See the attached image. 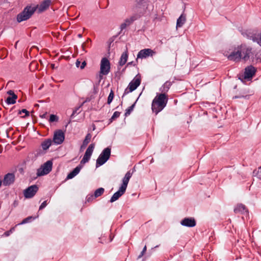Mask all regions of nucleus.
Masks as SVG:
<instances>
[{"label": "nucleus", "mask_w": 261, "mask_h": 261, "mask_svg": "<svg viewBox=\"0 0 261 261\" xmlns=\"http://www.w3.org/2000/svg\"><path fill=\"white\" fill-rule=\"evenodd\" d=\"M51 4L50 0H44L39 5L34 4L28 5L24 7L23 10L17 14V21L20 22L29 19L38 9V12L41 13L46 10Z\"/></svg>", "instance_id": "nucleus-1"}, {"label": "nucleus", "mask_w": 261, "mask_h": 261, "mask_svg": "<svg viewBox=\"0 0 261 261\" xmlns=\"http://www.w3.org/2000/svg\"><path fill=\"white\" fill-rule=\"evenodd\" d=\"M168 100V95L164 93H158L153 99L151 109L155 115L163 110L166 107Z\"/></svg>", "instance_id": "nucleus-2"}, {"label": "nucleus", "mask_w": 261, "mask_h": 261, "mask_svg": "<svg viewBox=\"0 0 261 261\" xmlns=\"http://www.w3.org/2000/svg\"><path fill=\"white\" fill-rule=\"evenodd\" d=\"M141 76L140 73L136 75L134 79L129 83L127 87L125 89L122 98L124 95L135 90L141 84Z\"/></svg>", "instance_id": "nucleus-3"}, {"label": "nucleus", "mask_w": 261, "mask_h": 261, "mask_svg": "<svg viewBox=\"0 0 261 261\" xmlns=\"http://www.w3.org/2000/svg\"><path fill=\"white\" fill-rule=\"evenodd\" d=\"M53 163L51 160H48L37 170L36 174L38 177L48 174L52 170Z\"/></svg>", "instance_id": "nucleus-4"}, {"label": "nucleus", "mask_w": 261, "mask_h": 261, "mask_svg": "<svg viewBox=\"0 0 261 261\" xmlns=\"http://www.w3.org/2000/svg\"><path fill=\"white\" fill-rule=\"evenodd\" d=\"M111 148L109 147L105 148L102 150L96 160V168L103 165L109 159L111 155Z\"/></svg>", "instance_id": "nucleus-5"}, {"label": "nucleus", "mask_w": 261, "mask_h": 261, "mask_svg": "<svg viewBox=\"0 0 261 261\" xmlns=\"http://www.w3.org/2000/svg\"><path fill=\"white\" fill-rule=\"evenodd\" d=\"M238 48L241 50V54L242 55V60L244 61H247L249 60L251 56L253 55L252 53V48L248 46L246 44H241L238 46Z\"/></svg>", "instance_id": "nucleus-6"}, {"label": "nucleus", "mask_w": 261, "mask_h": 261, "mask_svg": "<svg viewBox=\"0 0 261 261\" xmlns=\"http://www.w3.org/2000/svg\"><path fill=\"white\" fill-rule=\"evenodd\" d=\"M111 64L106 58H103L101 60L100 71L102 74L107 75L110 71Z\"/></svg>", "instance_id": "nucleus-7"}, {"label": "nucleus", "mask_w": 261, "mask_h": 261, "mask_svg": "<svg viewBox=\"0 0 261 261\" xmlns=\"http://www.w3.org/2000/svg\"><path fill=\"white\" fill-rule=\"evenodd\" d=\"M38 190V187L37 185H32L24 190V196L25 198H31L35 196Z\"/></svg>", "instance_id": "nucleus-8"}, {"label": "nucleus", "mask_w": 261, "mask_h": 261, "mask_svg": "<svg viewBox=\"0 0 261 261\" xmlns=\"http://www.w3.org/2000/svg\"><path fill=\"white\" fill-rule=\"evenodd\" d=\"M241 50L239 48H235L227 56L229 61L239 62L242 59Z\"/></svg>", "instance_id": "nucleus-9"}, {"label": "nucleus", "mask_w": 261, "mask_h": 261, "mask_svg": "<svg viewBox=\"0 0 261 261\" xmlns=\"http://www.w3.org/2000/svg\"><path fill=\"white\" fill-rule=\"evenodd\" d=\"M95 147L94 143L91 144L87 148L85 153L81 161V164H85L87 163L90 159L91 156L92 154L93 151Z\"/></svg>", "instance_id": "nucleus-10"}, {"label": "nucleus", "mask_w": 261, "mask_h": 261, "mask_svg": "<svg viewBox=\"0 0 261 261\" xmlns=\"http://www.w3.org/2000/svg\"><path fill=\"white\" fill-rule=\"evenodd\" d=\"M15 180V176L13 173H8L4 176L2 184L4 186H9L14 184Z\"/></svg>", "instance_id": "nucleus-11"}, {"label": "nucleus", "mask_w": 261, "mask_h": 261, "mask_svg": "<svg viewBox=\"0 0 261 261\" xmlns=\"http://www.w3.org/2000/svg\"><path fill=\"white\" fill-rule=\"evenodd\" d=\"M256 71V68L252 65H250L245 68L244 79L249 80L252 79Z\"/></svg>", "instance_id": "nucleus-12"}, {"label": "nucleus", "mask_w": 261, "mask_h": 261, "mask_svg": "<svg viewBox=\"0 0 261 261\" xmlns=\"http://www.w3.org/2000/svg\"><path fill=\"white\" fill-rule=\"evenodd\" d=\"M153 54H154V52L150 48H145L142 49L140 51H139L137 55V58L136 60V62L138 63V59L139 58H146L149 57V56H152Z\"/></svg>", "instance_id": "nucleus-13"}, {"label": "nucleus", "mask_w": 261, "mask_h": 261, "mask_svg": "<svg viewBox=\"0 0 261 261\" xmlns=\"http://www.w3.org/2000/svg\"><path fill=\"white\" fill-rule=\"evenodd\" d=\"M65 136L64 132H55L53 142L56 144H61L64 140Z\"/></svg>", "instance_id": "nucleus-14"}, {"label": "nucleus", "mask_w": 261, "mask_h": 261, "mask_svg": "<svg viewBox=\"0 0 261 261\" xmlns=\"http://www.w3.org/2000/svg\"><path fill=\"white\" fill-rule=\"evenodd\" d=\"M180 224L184 226L193 227L196 226V222L194 218H185L181 221Z\"/></svg>", "instance_id": "nucleus-15"}, {"label": "nucleus", "mask_w": 261, "mask_h": 261, "mask_svg": "<svg viewBox=\"0 0 261 261\" xmlns=\"http://www.w3.org/2000/svg\"><path fill=\"white\" fill-rule=\"evenodd\" d=\"M135 170V168L133 169V170L132 172L130 171V170L127 171L126 173L125 174L124 177L122 179V184L121 186H120V188H122L124 190L126 191L128 183L129 182V180L130 178H131L133 173L134 171Z\"/></svg>", "instance_id": "nucleus-16"}, {"label": "nucleus", "mask_w": 261, "mask_h": 261, "mask_svg": "<svg viewBox=\"0 0 261 261\" xmlns=\"http://www.w3.org/2000/svg\"><path fill=\"white\" fill-rule=\"evenodd\" d=\"M135 7L136 9H144L146 11L149 5V0H135Z\"/></svg>", "instance_id": "nucleus-17"}, {"label": "nucleus", "mask_w": 261, "mask_h": 261, "mask_svg": "<svg viewBox=\"0 0 261 261\" xmlns=\"http://www.w3.org/2000/svg\"><path fill=\"white\" fill-rule=\"evenodd\" d=\"M242 35L247 37L248 39H251L253 42H255L257 40V37L256 33H254V31H251L249 30H246L245 32L242 33Z\"/></svg>", "instance_id": "nucleus-18"}, {"label": "nucleus", "mask_w": 261, "mask_h": 261, "mask_svg": "<svg viewBox=\"0 0 261 261\" xmlns=\"http://www.w3.org/2000/svg\"><path fill=\"white\" fill-rule=\"evenodd\" d=\"M125 192V190L121 188H119L118 191L115 192L111 197L110 202L112 203L118 200Z\"/></svg>", "instance_id": "nucleus-19"}, {"label": "nucleus", "mask_w": 261, "mask_h": 261, "mask_svg": "<svg viewBox=\"0 0 261 261\" xmlns=\"http://www.w3.org/2000/svg\"><path fill=\"white\" fill-rule=\"evenodd\" d=\"M234 212L236 214H244L245 213H248V211L245 205L239 204L234 207Z\"/></svg>", "instance_id": "nucleus-20"}, {"label": "nucleus", "mask_w": 261, "mask_h": 261, "mask_svg": "<svg viewBox=\"0 0 261 261\" xmlns=\"http://www.w3.org/2000/svg\"><path fill=\"white\" fill-rule=\"evenodd\" d=\"M82 169V166L79 165L76 167L71 172H70L67 176L66 179H72L79 174Z\"/></svg>", "instance_id": "nucleus-21"}, {"label": "nucleus", "mask_w": 261, "mask_h": 261, "mask_svg": "<svg viewBox=\"0 0 261 261\" xmlns=\"http://www.w3.org/2000/svg\"><path fill=\"white\" fill-rule=\"evenodd\" d=\"M128 59V51L127 49L123 52L120 57V60L119 61V65L120 66L124 65L127 62Z\"/></svg>", "instance_id": "nucleus-22"}, {"label": "nucleus", "mask_w": 261, "mask_h": 261, "mask_svg": "<svg viewBox=\"0 0 261 261\" xmlns=\"http://www.w3.org/2000/svg\"><path fill=\"white\" fill-rule=\"evenodd\" d=\"M172 85V82L170 81L166 82L160 89V91H161V93L167 94Z\"/></svg>", "instance_id": "nucleus-23"}, {"label": "nucleus", "mask_w": 261, "mask_h": 261, "mask_svg": "<svg viewBox=\"0 0 261 261\" xmlns=\"http://www.w3.org/2000/svg\"><path fill=\"white\" fill-rule=\"evenodd\" d=\"M145 13L146 11L144 9L143 10H140V11H138L137 13L134 14L130 17L131 21L134 22L135 20L139 19L142 16H143Z\"/></svg>", "instance_id": "nucleus-24"}, {"label": "nucleus", "mask_w": 261, "mask_h": 261, "mask_svg": "<svg viewBox=\"0 0 261 261\" xmlns=\"http://www.w3.org/2000/svg\"><path fill=\"white\" fill-rule=\"evenodd\" d=\"M51 145V140L50 139H48L45 140L43 142H42L41 144V146L42 147V149L44 151L46 152V150L49 148V147Z\"/></svg>", "instance_id": "nucleus-25"}, {"label": "nucleus", "mask_w": 261, "mask_h": 261, "mask_svg": "<svg viewBox=\"0 0 261 261\" xmlns=\"http://www.w3.org/2000/svg\"><path fill=\"white\" fill-rule=\"evenodd\" d=\"M186 20V15L181 14L177 20L176 28H180L185 23Z\"/></svg>", "instance_id": "nucleus-26"}, {"label": "nucleus", "mask_w": 261, "mask_h": 261, "mask_svg": "<svg viewBox=\"0 0 261 261\" xmlns=\"http://www.w3.org/2000/svg\"><path fill=\"white\" fill-rule=\"evenodd\" d=\"M17 99V97L15 96H13V97L8 96L6 100V102L8 105H13L16 103Z\"/></svg>", "instance_id": "nucleus-27"}, {"label": "nucleus", "mask_w": 261, "mask_h": 261, "mask_svg": "<svg viewBox=\"0 0 261 261\" xmlns=\"http://www.w3.org/2000/svg\"><path fill=\"white\" fill-rule=\"evenodd\" d=\"M105 192V189L103 188H99L96 189L94 193L95 198H97L102 195Z\"/></svg>", "instance_id": "nucleus-28"}, {"label": "nucleus", "mask_w": 261, "mask_h": 261, "mask_svg": "<svg viewBox=\"0 0 261 261\" xmlns=\"http://www.w3.org/2000/svg\"><path fill=\"white\" fill-rule=\"evenodd\" d=\"M81 61L79 60V59H77L75 62L76 66L79 68L80 67L81 69H83L85 68L87 65V62L86 61H84L82 63V65H80Z\"/></svg>", "instance_id": "nucleus-29"}, {"label": "nucleus", "mask_w": 261, "mask_h": 261, "mask_svg": "<svg viewBox=\"0 0 261 261\" xmlns=\"http://www.w3.org/2000/svg\"><path fill=\"white\" fill-rule=\"evenodd\" d=\"M59 120V117L55 114H50L49 116V118L48 119L50 123H52L54 122H57Z\"/></svg>", "instance_id": "nucleus-30"}, {"label": "nucleus", "mask_w": 261, "mask_h": 261, "mask_svg": "<svg viewBox=\"0 0 261 261\" xmlns=\"http://www.w3.org/2000/svg\"><path fill=\"white\" fill-rule=\"evenodd\" d=\"M136 102H135L131 106L129 107L126 110L125 113L124 114V116L125 117L128 116L133 111L135 106Z\"/></svg>", "instance_id": "nucleus-31"}, {"label": "nucleus", "mask_w": 261, "mask_h": 261, "mask_svg": "<svg viewBox=\"0 0 261 261\" xmlns=\"http://www.w3.org/2000/svg\"><path fill=\"white\" fill-rule=\"evenodd\" d=\"M70 123H71V121L70 120H68V119H67L66 120H65L64 121V126H65V128H63V129H56L55 130H58V131H59V130H66L67 129H69V125L70 124Z\"/></svg>", "instance_id": "nucleus-32"}, {"label": "nucleus", "mask_w": 261, "mask_h": 261, "mask_svg": "<svg viewBox=\"0 0 261 261\" xmlns=\"http://www.w3.org/2000/svg\"><path fill=\"white\" fill-rule=\"evenodd\" d=\"M35 156L36 158L44 154L46 152L41 148H38L35 150Z\"/></svg>", "instance_id": "nucleus-33"}, {"label": "nucleus", "mask_w": 261, "mask_h": 261, "mask_svg": "<svg viewBox=\"0 0 261 261\" xmlns=\"http://www.w3.org/2000/svg\"><path fill=\"white\" fill-rule=\"evenodd\" d=\"M114 97V92L113 90H111L110 92V94L108 96V97L107 103L108 105H110V103L113 101Z\"/></svg>", "instance_id": "nucleus-34"}, {"label": "nucleus", "mask_w": 261, "mask_h": 261, "mask_svg": "<svg viewBox=\"0 0 261 261\" xmlns=\"http://www.w3.org/2000/svg\"><path fill=\"white\" fill-rule=\"evenodd\" d=\"M91 137L92 135H91V134H87L85 137V139L83 141V143L87 145L90 143L91 139Z\"/></svg>", "instance_id": "nucleus-35"}, {"label": "nucleus", "mask_w": 261, "mask_h": 261, "mask_svg": "<svg viewBox=\"0 0 261 261\" xmlns=\"http://www.w3.org/2000/svg\"><path fill=\"white\" fill-rule=\"evenodd\" d=\"M22 113H24L25 115L21 116L22 118H26L30 115V112L25 109H22L21 110H19L18 114L21 115Z\"/></svg>", "instance_id": "nucleus-36"}, {"label": "nucleus", "mask_w": 261, "mask_h": 261, "mask_svg": "<svg viewBox=\"0 0 261 261\" xmlns=\"http://www.w3.org/2000/svg\"><path fill=\"white\" fill-rule=\"evenodd\" d=\"M34 219H35V218L33 217L32 216L28 217L27 218L24 219L22 221V222L20 223H19V224H24L29 223V222H31L32 220H34Z\"/></svg>", "instance_id": "nucleus-37"}, {"label": "nucleus", "mask_w": 261, "mask_h": 261, "mask_svg": "<svg viewBox=\"0 0 261 261\" xmlns=\"http://www.w3.org/2000/svg\"><path fill=\"white\" fill-rule=\"evenodd\" d=\"M261 169V166L258 168V170H254L253 172V174L254 176H257L258 178H259L260 180H261V171H259V170Z\"/></svg>", "instance_id": "nucleus-38"}, {"label": "nucleus", "mask_w": 261, "mask_h": 261, "mask_svg": "<svg viewBox=\"0 0 261 261\" xmlns=\"http://www.w3.org/2000/svg\"><path fill=\"white\" fill-rule=\"evenodd\" d=\"M250 95L246 94L245 95H236L233 97V99H236V98H244L246 99H248L249 98Z\"/></svg>", "instance_id": "nucleus-39"}, {"label": "nucleus", "mask_w": 261, "mask_h": 261, "mask_svg": "<svg viewBox=\"0 0 261 261\" xmlns=\"http://www.w3.org/2000/svg\"><path fill=\"white\" fill-rule=\"evenodd\" d=\"M120 112L116 111L114 113L113 116H112L111 118L110 119L111 121H112V120H115L116 118H118L120 116Z\"/></svg>", "instance_id": "nucleus-40"}, {"label": "nucleus", "mask_w": 261, "mask_h": 261, "mask_svg": "<svg viewBox=\"0 0 261 261\" xmlns=\"http://www.w3.org/2000/svg\"><path fill=\"white\" fill-rule=\"evenodd\" d=\"M95 198L94 195H88L86 197V202H90L93 200V199Z\"/></svg>", "instance_id": "nucleus-41"}, {"label": "nucleus", "mask_w": 261, "mask_h": 261, "mask_svg": "<svg viewBox=\"0 0 261 261\" xmlns=\"http://www.w3.org/2000/svg\"><path fill=\"white\" fill-rule=\"evenodd\" d=\"M146 249H147L146 246L145 245V246L144 247L142 251L140 253V255L138 256V258H141V257H142L143 256V255L144 254V253L146 251Z\"/></svg>", "instance_id": "nucleus-42"}, {"label": "nucleus", "mask_w": 261, "mask_h": 261, "mask_svg": "<svg viewBox=\"0 0 261 261\" xmlns=\"http://www.w3.org/2000/svg\"><path fill=\"white\" fill-rule=\"evenodd\" d=\"M47 204V203L46 200L43 201L39 206V210H41L43 209L44 207H46Z\"/></svg>", "instance_id": "nucleus-43"}, {"label": "nucleus", "mask_w": 261, "mask_h": 261, "mask_svg": "<svg viewBox=\"0 0 261 261\" xmlns=\"http://www.w3.org/2000/svg\"><path fill=\"white\" fill-rule=\"evenodd\" d=\"M7 94L10 96L11 97H13V96H15L16 97H17V95L14 93V92L13 90H10L7 92Z\"/></svg>", "instance_id": "nucleus-44"}, {"label": "nucleus", "mask_w": 261, "mask_h": 261, "mask_svg": "<svg viewBox=\"0 0 261 261\" xmlns=\"http://www.w3.org/2000/svg\"><path fill=\"white\" fill-rule=\"evenodd\" d=\"M14 228H12L10 230H8V231H6V232H5L4 233V235L6 237H8L9 236L13 231V230H14Z\"/></svg>", "instance_id": "nucleus-45"}, {"label": "nucleus", "mask_w": 261, "mask_h": 261, "mask_svg": "<svg viewBox=\"0 0 261 261\" xmlns=\"http://www.w3.org/2000/svg\"><path fill=\"white\" fill-rule=\"evenodd\" d=\"M95 96L93 95H91L90 97H88L86 98L85 102H90L92 99H94Z\"/></svg>", "instance_id": "nucleus-46"}, {"label": "nucleus", "mask_w": 261, "mask_h": 261, "mask_svg": "<svg viewBox=\"0 0 261 261\" xmlns=\"http://www.w3.org/2000/svg\"><path fill=\"white\" fill-rule=\"evenodd\" d=\"M103 75V74H101L100 71L99 72V74L97 75V76H96L97 78H98V79H99L97 85H99V84L101 80L102 79Z\"/></svg>", "instance_id": "nucleus-47"}, {"label": "nucleus", "mask_w": 261, "mask_h": 261, "mask_svg": "<svg viewBox=\"0 0 261 261\" xmlns=\"http://www.w3.org/2000/svg\"><path fill=\"white\" fill-rule=\"evenodd\" d=\"M98 87L96 86L95 85H94L93 91V95L94 96V95L98 93Z\"/></svg>", "instance_id": "nucleus-48"}, {"label": "nucleus", "mask_w": 261, "mask_h": 261, "mask_svg": "<svg viewBox=\"0 0 261 261\" xmlns=\"http://www.w3.org/2000/svg\"><path fill=\"white\" fill-rule=\"evenodd\" d=\"M124 22L125 23H126L127 25L128 26L130 24H132L133 22L131 21V19L130 18H126L125 21H124Z\"/></svg>", "instance_id": "nucleus-49"}, {"label": "nucleus", "mask_w": 261, "mask_h": 261, "mask_svg": "<svg viewBox=\"0 0 261 261\" xmlns=\"http://www.w3.org/2000/svg\"><path fill=\"white\" fill-rule=\"evenodd\" d=\"M128 26L126 24V23H125L124 22L123 23H122L121 25H120V28L121 29V30L125 29L126 28V27Z\"/></svg>", "instance_id": "nucleus-50"}, {"label": "nucleus", "mask_w": 261, "mask_h": 261, "mask_svg": "<svg viewBox=\"0 0 261 261\" xmlns=\"http://www.w3.org/2000/svg\"><path fill=\"white\" fill-rule=\"evenodd\" d=\"M137 62L136 63H134V61H132V62H128L127 64H126V66H129L130 65H133L134 66H136V64H137Z\"/></svg>", "instance_id": "nucleus-51"}, {"label": "nucleus", "mask_w": 261, "mask_h": 261, "mask_svg": "<svg viewBox=\"0 0 261 261\" xmlns=\"http://www.w3.org/2000/svg\"><path fill=\"white\" fill-rule=\"evenodd\" d=\"M87 146V145H86L84 143H82V144L81 145V146L80 147V150L82 151L83 149H84Z\"/></svg>", "instance_id": "nucleus-52"}, {"label": "nucleus", "mask_w": 261, "mask_h": 261, "mask_svg": "<svg viewBox=\"0 0 261 261\" xmlns=\"http://www.w3.org/2000/svg\"><path fill=\"white\" fill-rule=\"evenodd\" d=\"M18 171L21 174H23L24 172L23 169L22 168H19Z\"/></svg>", "instance_id": "nucleus-53"}, {"label": "nucleus", "mask_w": 261, "mask_h": 261, "mask_svg": "<svg viewBox=\"0 0 261 261\" xmlns=\"http://www.w3.org/2000/svg\"><path fill=\"white\" fill-rule=\"evenodd\" d=\"M51 67L52 69H55V68H57V67L55 66V64H51Z\"/></svg>", "instance_id": "nucleus-54"}, {"label": "nucleus", "mask_w": 261, "mask_h": 261, "mask_svg": "<svg viewBox=\"0 0 261 261\" xmlns=\"http://www.w3.org/2000/svg\"><path fill=\"white\" fill-rule=\"evenodd\" d=\"M92 130H94L96 129L95 125L94 124H92Z\"/></svg>", "instance_id": "nucleus-55"}, {"label": "nucleus", "mask_w": 261, "mask_h": 261, "mask_svg": "<svg viewBox=\"0 0 261 261\" xmlns=\"http://www.w3.org/2000/svg\"><path fill=\"white\" fill-rule=\"evenodd\" d=\"M85 43H83L82 44V48L83 50H85Z\"/></svg>", "instance_id": "nucleus-56"}, {"label": "nucleus", "mask_w": 261, "mask_h": 261, "mask_svg": "<svg viewBox=\"0 0 261 261\" xmlns=\"http://www.w3.org/2000/svg\"><path fill=\"white\" fill-rule=\"evenodd\" d=\"M77 36L79 38H81V37H82V34H79L77 35Z\"/></svg>", "instance_id": "nucleus-57"}, {"label": "nucleus", "mask_w": 261, "mask_h": 261, "mask_svg": "<svg viewBox=\"0 0 261 261\" xmlns=\"http://www.w3.org/2000/svg\"><path fill=\"white\" fill-rule=\"evenodd\" d=\"M15 106H13V107L11 108V109L10 110V112L12 111H13V110L14 109H15Z\"/></svg>", "instance_id": "nucleus-58"}, {"label": "nucleus", "mask_w": 261, "mask_h": 261, "mask_svg": "<svg viewBox=\"0 0 261 261\" xmlns=\"http://www.w3.org/2000/svg\"><path fill=\"white\" fill-rule=\"evenodd\" d=\"M127 66H125L122 70V72H124L125 71V70L126 69V68L127 67Z\"/></svg>", "instance_id": "nucleus-59"}, {"label": "nucleus", "mask_w": 261, "mask_h": 261, "mask_svg": "<svg viewBox=\"0 0 261 261\" xmlns=\"http://www.w3.org/2000/svg\"><path fill=\"white\" fill-rule=\"evenodd\" d=\"M46 115V113L42 115V118H45Z\"/></svg>", "instance_id": "nucleus-60"}, {"label": "nucleus", "mask_w": 261, "mask_h": 261, "mask_svg": "<svg viewBox=\"0 0 261 261\" xmlns=\"http://www.w3.org/2000/svg\"><path fill=\"white\" fill-rule=\"evenodd\" d=\"M18 42V41H17L16 42L15 44V48H16L17 44Z\"/></svg>", "instance_id": "nucleus-61"}, {"label": "nucleus", "mask_w": 261, "mask_h": 261, "mask_svg": "<svg viewBox=\"0 0 261 261\" xmlns=\"http://www.w3.org/2000/svg\"><path fill=\"white\" fill-rule=\"evenodd\" d=\"M75 112H76V111H73V113L72 114V115H73L75 114Z\"/></svg>", "instance_id": "nucleus-62"}, {"label": "nucleus", "mask_w": 261, "mask_h": 261, "mask_svg": "<svg viewBox=\"0 0 261 261\" xmlns=\"http://www.w3.org/2000/svg\"><path fill=\"white\" fill-rule=\"evenodd\" d=\"M6 132V135L8 136V132H9L6 131V132Z\"/></svg>", "instance_id": "nucleus-63"}, {"label": "nucleus", "mask_w": 261, "mask_h": 261, "mask_svg": "<svg viewBox=\"0 0 261 261\" xmlns=\"http://www.w3.org/2000/svg\"><path fill=\"white\" fill-rule=\"evenodd\" d=\"M91 41V39L90 38H88V39H87V41Z\"/></svg>", "instance_id": "nucleus-64"}]
</instances>
